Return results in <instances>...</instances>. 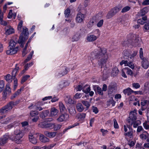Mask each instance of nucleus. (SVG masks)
I'll return each instance as SVG.
<instances>
[{"mask_svg": "<svg viewBox=\"0 0 149 149\" xmlns=\"http://www.w3.org/2000/svg\"><path fill=\"white\" fill-rule=\"evenodd\" d=\"M40 127L42 128H49L52 129L53 127L54 124L52 123H46L45 122L42 123L40 124Z\"/></svg>", "mask_w": 149, "mask_h": 149, "instance_id": "a211bd4d", "label": "nucleus"}, {"mask_svg": "<svg viewBox=\"0 0 149 149\" xmlns=\"http://www.w3.org/2000/svg\"><path fill=\"white\" fill-rule=\"evenodd\" d=\"M34 52L32 51L30 53L27 58L24 61V62L26 63L29 61L31 58Z\"/></svg>", "mask_w": 149, "mask_h": 149, "instance_id": "a18cd8bd", "label": "nucleus"}, {"mask_svg": "<svg viewBox=\"0 0 149 149\" xmlns=\"http://www.w3.org/2000/svg\"><path fill=\"white\" fill-rule=\"evenodd\" d=\"M69 117V116L66 113L62 114L56 119V120L59 122L67 120Z\"/></svg>", "mask_w": 149, "mask_h": 149, "instance_id": "f8f14e48", "label": "nucleus"}, {"mask_svg": "<svg viewBox=\"0 0 149 149\" xmlns=\"http://www.w3.org/2000/svg\"><path fill=\"white\" fill-rule=\"evenodd\" d=\"M104 21L103 19L100 20L97 23V25L98 27H102Z\"/></svg>", "mask_w": 149, "mask_h": 149, "instance_id": "69168bd1", "label": "nucleus"}, {"mask_svg": "<svg viewBox=\"0 0 149 149\" xmlns=\"http://www.w3.org/2000/svg\"><path fill=\"white\" fill-rule=\"evenodd\" d=\"M69 70V68H64L61 72L58 74V76L61 77L66 74Z\"/></svg>", "mask_w": 149, "mask_h": 149, "instance_id": "5701e85b", "label": "nucleus"}, {"mask_svg": "<svg viewBox=\"0 0 149 149\" xmlns=\"http://www.w3.org/2000/svg\"><path fill=\"white\" fill-rule=\"evenodd\" d=\"M140 138L143 140H144L148 137V134L146 132H145L140 135Z\"/></svg>", "mask_w": 149, "mask_h": 149, "instance_id": "cd10ccee", "label": "nucleus"}, {"mask_svg": "<svg viewBox=\"0 0 149 149\" xmlns=\"http://www.w3.org/2000/svg\"><path fill=\"white\" fill-rule=\"evenodd\" d=\"M131 52L130 51L125 50L123 51V54L125 56H127L129 58Z\"/></svg>", "mask_w": 149, "mask_h": 149, "instance_id": "603ef678", "label": "nucleus"}, {"mask_svg": "<svg viewBox=\"0 0 149 149\" xmlns=\"http://www.w3.org/2000/svg\"><path fill=\"white\" fill-rule=\"evenodd\" d=\"M108 103L107 104L108 105H110L111 104H112V106H114L115 105L116 102L112 98L108 102Z\"/></svg>", "mask_w": 149, "mask_h": 149, "instance_id": "5fc2aeb1", "label": "nucleus"}, {"mask_svg": "<svg viewBox=\"0 0 149 149\" xmlns=\"http://www.w3.org/2000/svg\"><path fill=\"white\" fill-rule=\"evenodd\" d=\"M17 64H16V68L14 69L12 72V76L13 77V90L15 91L18 85L17 80L16 78V74L18 70L19 69V67L17 66Z\"/></svg>", "mask_w": 149, "mask_h": 149, "instance_id": "6e6552de", "label": "nucleus"}, {"mask_svg": "<svg viewBox=\"0 0 149 149\" xmlns=\"http://www.w3.org/2000/svg\"><path fill=\"white\" fill-rule=\"evenodd\" d=\"M98 33L97 36H95L93 35H91L88 36L86 38V39L89 42H93L96 40L99 37L100 35V31L98 29L96 30Z\"/></svg>", "mask_w": 149, "mask_h": 149, "instance_id": "9d476101", "label": "nucleus"}, {"mask_svg": "<svg viewBox=\"0 0 149 149\" xmlns=\"http://www.w3.org/2000/svg\"><path fill=\"white\" fill-rule=\"evenodd\" d=\"M34 52L32 51L30 53L27 58L24 61V62L26 63L29 61L31 58Z\"/></svg>", "mask_w": 149, "mask_h": 149, "instance_id": "c03bdc74", "label": "nucleus"}, {"mask_svg": "<svg viewBox=\"0 0 149 149\" xmlns=\"http://www.w3.org/2000/svg\"><path fill=\"white\" fill-rule=\"evenodd\" d=\"M136 112L137 110L136 109L131 111L127 119L128 123L133 125V127L134 128H136L140 124L139 121H135L136 119Z\"/></svg>", "mask_w": 149, "mask_h": 149, "instance_id": "7ed1b4c3", "label": "nucleus"}, {"mask_svg": "<svg viewBox=\"0 0 149 149\" xmlns=\"http://www.w3.org/2000/svg\"><path fill=\"white\" fill-rule=\"evenodd\" d=\"M39 139L40 141L42 143H46L49 141V139L42 134L40 135Z\"/></svg>", "mask_w": 149, "mask_h": 149, "instance_id": "393cba45", "label": "nucleus"}, {"mask_svg": "<svg viewBox=\"0 0 149 149\" xmlns=\"http://www.w3.org/2000/svg\"><path fill=\"white\" fill-rule=\"evenodd\" d=\"M4 82L3 80L0 81V93L1 92L4 88Z\"/></svg>", "mask_w": 149, "mask_h": 149, "instance_id": "8fccbe9b", "label": "nucleus"}, {"mask_svg": "<svg viewBox=\"0 0 149 149\" xmlns=\"http://www.w3.org/2000/svg\"><path fill=\"white\" fill-rule=\"evenodd\" d=\"M148 100H142L141 101V109L142 110L144 109L142 108V107L145 106L147 104L149 103Z\"/></svg>", "mask_w": 149, "mask_h": 149, "instance_id": "58836bf2", "label": "nucleus"}, {"mask_svg": "<svg viewBox=\"0 0 149 149\" xmlns=\"http://www.w3.org/2000/svg\"><path fill=\"white\" fill-rule=\"evenodd\" d=\"M62 127V125L60 124L54 125V130H59Z\"/></svg>", "mask_w": 149, "mask_h": 149, "instance_id": "864d4df0", "label": "nucleus"}, {"mask_svg": "<svg viewBox=\"0 0 149 149\" xmlns=\"http://www.w3.org/2000/svg\"><path fill=\"white\" fill-rule=\"evenodd\" d=\"M132 87L135 89H138L140 88L139 84L137 83H134L132 84Z\"/></svg>", "mask_w": 149, "mask_h": 149, "instance_id": "4d7b16f0", "label": "nucleus"}, {"mask_svg": "<svg viewBox=\"0 0 149 149\" xmlns=\"http://www.w3.org/2000/svg\"><path fill=\"white\" fill-rule=\"evenodd\" d=\"M24 135L22 130L19 129H16L13 134L11 136L10 139L17 144H19L22 142V139Z\"/></svg>", "mask_w": 149, "mask_h": 149, "instance_id": "f03ea898", "label": "nucleus"}, {"mask_svg": "<svg viewBox=\"0 0 149 149\" xmlns=\"http://www.w3.org/2000/svg\"><path fill=\"white\" fill-rule=\"evenodd\" d=\"M26 36H27L29 34L28 30L26 27H24L23 28L22 33L21 34L19 40L18 42L20 44V47H24V41L23 40V34Z\"/></svg>", "mask_w": 149, "mask_h": 149, "instance_id": "0eeeda50", "label": "nucleus"}, {"mask_svg": "<svg viewBox=\"0 0 149 149\" xmlns=\"http://www.w3.org/2000/svg\"><path fill=\"white\" fill-rule=\"evenodd\" d=\"M141 64L142 67L145 69H147L149 67V63L148 59L144 58L142 59Z\"/></svg>", "mask_w": 149, "mask_h": 149, "instance_id": "aec40b11", "label": "nucleus"}, {"mask_svg": "<svg viewBox=\"0 0 149 149\" xmlns=\"http://www.w3.org/2000/svg\"><path fill=\"white\" fill-rule=\"evenodd\" d=\"M114 123V127L116 129H118L119 128V126L117 123L116 120L114 119L113 120Z\"/></svg>", "mask_w": 149, "mask_h": 149, "instance_id": "338daca9", "label": "nucleus"}, {"mask_svg": "<svg viewBox=\"0 0 149 149\" xmlns=\"http://www.w3.org/2000/svg\"><path fill=\"white\" fill-rule=\"evenodd\" d=\"M23 22L22 21H20L17 26V29L19 32H21L22 30V26Z\"/></svg>", "mask_w": 149, "mask_h": 149, "instance_id": "052dcab7", "label": "nucleus"}, {"mask_svg": "<svg viewBox=\"0 0 149 149\" xmlns=\"http://www.w3.org/2000/svg\"><path fill=\"white\" fill-rule=\"evenodd\" d=\"M44 104L43 102H38L35 104L33 107L37 110L40 111L43 109V108L41 107V106L43 105Z\"/></svg>", "mask_w": 149, "mask_h": 149, "instance_id": "412c9836", "label": "nucleus"}, {"mask_svg": "<svg viewBox=\"0 0 149 149\" xmlns=\"http://www.w3.org/2000/svg\"><path fill=\"white\" fill-rule=\"evenodd\" d=\"M70 113L72 116H74L76 113L75 108L74 107H70L68 109Z\"/></svg>", "mask_w": 149, "mask_h": 149, "instance_id": "2f4dec72", "label": "nucleus"}, {"mask_svg": "<svg viewBox=\"0 0 149 149\" xmlns=\"http://www.w3.org/2000/svg\"><path fill=\"white\" fill-rule=\"evenodd\" d=\"M11 119V117H8L6 118V120H1V123L2 124H6L10 121Z\"/></svg>", "mask_w": 149, "mask_h": 149, "instance_id": "3c124183", "label": "nucleus"}, {"mask_svg": "<svg viewBox=\"0 0 149 149\" xmlns=\"http://www.w3.org/2000/svg\"><path fill=\"white\" fill-rule=\"evenodd\" d=\"M39 114V112L38 111H31L30 115L31 117H34L36 116H38V115Z\"/></svg>", "mask_w": 149, "mask_h": 149, "instance_id": "37998d69", "label": "nucleus"}, {"mask_svg": "<svg viewBox=\"0 0 149 149\" xmlns=\"http://www.w3.org/2000/svg\"><path fill=\"white\" fill-rule=\"evenodd\" d=\"M91 90V88L89 86L86 85L83 88L82 91L86 94L88 93Z\"/></svg>", "mask_w": 149, "mask_h": 149, "instance_id": "7c9ffc66", "label": "nucleus"}, {"mask_svg": "<svg viewBox=\"0 0 149 149\" xmlns=\"http://www.w3.org/2000/svg\"><path fill=\"white\" fill-rule=\"evenodd\" d=\"M16 105L17 103L16 102H10L7 105L0 109V113L3 114L6 113L11 109L13 107Z\"/></svg>", "mask_w": 149, "mask_h": 149, "instance_id": "423d86ee", "label": "nucleus"}, {"mask_svg": "<svg viewBox=\"0 0 149 149\" xmlns=\"http://www.w3.org/2000/svg\"><path fill=\"white\" fill-rule=\"evenodd\" d=\"M5 79L8 83L10 84L12 81L13 79V77L10 74H8L5 77Z\"/></svg>", "mask_w": 149, "mask_h": 149, "instance_id": "c756f323", "label": "nucleus"}, {"mask_svg": "<svg viewBox=\"0 0 149 149\" xmlns=\"http://www.w3.org/2000/svg\"><path fill=\"white\" fill-rule=\"evenodd\" d=\"M59 113L58 110L54 107L51 108L50 111V116L52 117H56Z\"/></svg>", "mask_w": 149, "mask_h": 149, "instance_id": "dca6fc26", "label": "nucleus"}, {"mask_svg": "<svg viewBox=\"0 0 149 149\" xmlns=\"http://www.w3.org/2000/svg\"><path fill=\"white\" fill-rule=\"evenodd\" d=\"M133 91L130 88H127L123 91L125 95H130L132 93H133Z\"/></svg>", "mask_w": 149, "mask_h": 149, "instance_id": "a878e982", "label": "nucleus"}, {"mask_svg": "<svg viewBox=\"0 0 149 149\" xmlns=\"http://www.w3.org/2000/svg\"><path fill=\"white\" fill-rule=\"evenodd\" d=\"M76 108L77 110L79 112H82L84 109L83 105L80 103H78L77 104Z\"/></svg>", "mask_w": 149, "mask_h": 149, "instance_id": "72a5a7b5", "label": "nucleus"}, {"mask_svg": "<svg viewBox=\"0 0 149 149\" xmlns=\"http://www.w3.org/2000/svg\"><path fill=\"white\" fill-rule=\"evenodd\" d=\"M7 92L9 93H10L11 92V88L10 87V84L9 83H8L6 86V88L3 91V95L4 96H6L7 95Z\"/></svg>", "mask_w": 149, "mask_h": 149, "instance_id": "6ab92c4d", "label": "nucleus"}, {"mask_svg": "<svg viewBox=\"0 0 149 149\" xmlns=\"http://www.w3.org/2000/svg\"><path fill=\"white\" fill-rule=\"evenodd\" d=\"M79 125V123H74V124H73L69 126L68 127L66 128L64 130V132H66L68 130L74 127L75 126H78Z\"/></svg>", "mask_w": 149, "mask_h": 149, "instance_id": "e433bc0d", "label": "nucleus"}, {"mask_svg": "<svg viewBox=\"0 0 149 149\" xmlns=\"http://www.w3.org/2000/svg\"><path fill=\"white\" fill-rule=\"evenodd\" d=\"M54 146V145L52 144L48 146H44L42 147H39L40 149H51Z\"/></svg>", "mask_w": 149, "mask_h": 149, "instance_id": "6e6d98bb", "label": "nucleus"}, {"mask_svg": "<svg viewBox=\"0 0 149 149\" xmlns=\"http://www.w3.org/2000/svg\"><path fill=\"white\" fill-rule=\"evenodd\" d=\"M80 33H76L74 35L72 39L73 42L77 41L79 39Z\"/></svg>", "mask_w": 149, "mask_h": 149, "instance_id": "bb28decb", "label": "nucleus"}, {"mask_svg": "<svg viewBox=\"0 0 149 149\" xmlns=\"http://www.w3.org/2000/svg\"><path fill=\"white\" fill-rule=\"evenodd\" d=\"M118 11L117 8H113L107 14L106 16L107 18L109 19L113 17Z\"/></svg>", "mask_w": 149, "mask_h": 149, "instance_id": "2eb2a0df", "label": "nucleus"}, {"mask_svg": "<svg viewBox=\"0 0 149 149\" xmlns=\"http://www.w3.org/2000/svg\"><path fill=\"white\" fill-rule=\"evenodd\" d=\"M94 22L93 21H90L88 24L87 26L89 28H91L94 24Z\"/></svg>", "mask_w": 149, "mask_h": 149, "instance_id": "774afa93", "label": "nucleus"}, {"mask_svg": "<svg viewBox=\"0 0 149 149\" xmlns=\"http://www.w3.org/2000/svg\"><path fill=\"white\" fill-rule=\"evenodd\" d=\"M16 43L12 40H10L8 47V49L6 51L7 54L12 55L17 53L19 49V47L18 46L15 47Z\"/></svg>", "mask_w": 149, "mask_h": 149, "instance_id": "20e7f679", "label": "nucleus"}, {"mask_svg": "<svg viewBox=\"0 0 149 149\" xmlns=\"http://www.w3.org/2000/svg\"><path fill=\"white\" fill-rule=\"evenodd\" d=\"M147 119L148 121H145L143 124L144 127L146 130H148L149 129V125L148 124V122H149V117H148Z\"/></svg>", "mask_w": 149, "mask_h": 149, "instance_id": "79ce46f5", "label": "nucleus"}, {"mask_svg": "<svg viewBox=\"0 0 149 149\" xmlns=\"http://www.w3.org/2000/svg\"><path fill=\"white\" fill-rule=\"evenodd\" d=\"M81 102L83 105L86 107L87 108H88L90 106V104L89 103V102L88 101L82 100Z\"/></svg>", "mask_w": 149, "mask_h": 149, "instance_id": "bf43d9fd", "label": "nucleus"}, {"mask_svg": "<svg viewBox=\"0 0 149 149\" xmlns=\"http://www.w3.org/2000/svg\"><path fill=\"white\" fill-rule=\"evenodd\" d=\"M148 8H144L141 10V15L143 16L145 15L148 12Z\"/></svg>", "mask_w": 149, "mask_h": 149, "instance_id": "de8ad7c7", "label": "nucleus"}, {"mask_svg": "<svg viewBox=\"0 0 149 149\" xmlns=\"http://www.w3.org/2000/svg\"><path fill=\"white\" fill-rule=\"evenodd\" d=\"M36 136V135L33 132H30L28 136L29 141L33 144H36L37 143Z\"/></svg>", "mask_w": 149, "mask_h": 149, "instance_id": "9b49d317", "label": "nucleus"}, {"mask_svg": "<svg viewBox=\"0 0 149 149\" xmlns=\"http://www.w3.org/2000/svg\"><path fill=\"white\" fill-rule=\"evenodd\" d=\"M85 15L81 13H79L77 15L76 20L77 23H81L84 21Z\"/></svg>", "mask_w": 149, "mask_h": 149, "instance_id": "4468645a", "label": "nucleus"}, {"mask_svg": "<svg viewBox=\"0 0 149 149\" xmlns=\"http://www.w3.org/2000/svg\"><path fill=\"white\" fill-rule=\"evenodd\" d=\"M132 129L130 130V131L125 133V135L129 137L130 138H131L132 135Z\"/></svg>", "mask_w": 149, "mask_h": 149, "instance_id": "e2e57ef3", "label": "nucleus"}, {"mask_svg": "<svg viewBox=\"0 0 149 149\" xmlns=\"http://www.w3.org/2000/svg\"><path fill=\"white\" fill-rule=\"evenodd\" d=\"M108 94L115 92L116 90V84L114 83H111L108 87Z\"/></svg>", "mask_w": 149, "mask_h": 149, "instance_id": "f3484780", "label": "nucleus"}, {"mask_svg": "<svg viewBox=\"0 0 149 149\" xmlns=\"http://www.w3.org/2000/svg\"><path fill=\"white\" fill-rule=\"evenodd\" d=\"M127 21L124 17L119 18L118 22L119 24L125 25L127 23Z\"/></svg>", "mask_w": 149, "mask_h": 149, "instance_id": "473e14b6", "label": "nucleus"}, {"mask_svg": "<svg viewBox=\"0 0 149 149\" xmlns=\"http://www.w3.org/2000/svg\"><path fill=\"white\" fill-rule=\"evenodd\" d=\"M68 84L67 81L61 82L58 85L59 88L61 89H62L64 87L68 86Z\"/></svg>", "mask_w": 149, "mask_h": 149, "instance_id": "c9c22d12", "label": "nucleus"}, {"mask_svg": "<svg viewBox=\"0 0 149 149\" xmlns=\"http://www.w3.org/2000/svg\"><path fill=\"white\" fill-rule=\"evenodd\" d=\"M137 51H134L133 52V53L131 54H131L130 55L129 58L131 59L132 58L134 57L137 54Z\"/></svg>", "mask_w": 149, "mask_h": 149, "instance_id": "0e129e2a", "label": "nucleus"}, {"mask_svg": "<svg viewBox=\"0 0 149 149\" xmlns=\"http://www.w3.org/2000/svg\"><path fill=\"white\" fill-rule=\"evenodd\" d=\"M48 113V111L47 110L43 111L40 113V116L42 118H44L47 115Z\"/></svg>", "mask_w": 149, "mask_h": 149, "instance_id": "f704fd0d", "label": "nucleus"}, {"mask_svg": "<svg viewBox=\"0 0 149 149\" xmlns=\"http://www.w3.org/2000/svg\"><path fill=\"white\" fill-rule=\"evenodd\" d=\"M130 8V7L129 6H126L123 8L121 11V12L123 13H125L129 10Z\"/></svg>", "mask_w": 149, "mask_h": 149, "instance_id": "13d9d810", "label": "nucleus"}, {"mask_svg": "<svg viewBox=\"0 0 149 149\" xmlns=\"http://www.w3.org/2000/svg\"><path fill=\"white\" fill-rule=\"evenodd\" d=\"M6 31L5 34L7 35L12 34L15 32L14 29L10 26L7 27L6 28Z\"/></svg>", "mask_w": 149, "mask_h": 149, "instance_id": "4be33fe9", "label": "nucleus"}, {"mask_svg": "<svg viewBox=\"0 0 149 149\" xmlns=\"http://www.w3.org/2000/svg\"><path fill=\"white\" fill-rule=\"evenodd\" d=\"M65 100L66 102H67L68 103L70 104L73 103V101L72 99L70 98V96H67L65 98Z\"/></svg>", "mask_w": 149, "mask_h": 149, "instance_id": "09e8293b", "label": "nucleus"}, {"mask_svg": "<svg viewBox=\"0 0 149 149\" xmlns=\"http://www.w3.org/2000/svg\"><path fill=\"white\" fill-rule=\"evenodd\" d=\"M70 10L69 8H67L65 10L64 12V14L65 17H68L70 15Z\"/></svg>", "mask_w": 149, "mask_h": 149, "instance_id": "49530a36", "label": "nucleus"}, {"mask_svg": "<svg viewBox=\"0 0 149 149\" xmlns=\"http://www.w3.org/2000/svg\"><path fill=\"white\" fill-rule=\"evenodd\" d=\"M20 91L19 90H17L10 97V99L11 100H13L15 97L18 96L21 93Z\"/></svg>", "mask_w": 149, "mask_h": 149, "instance_id": "4c0bfd02", "label": "nucleus"}, {"mask_svg": "<svg viewBox=\"0 0 149 149\" xmlns=\"http://www.w3.org/2000/svg\"><path fill=\"white\" fill-rule=\"evenodd\" d=\"M118 72V69L117 68H113L112 71L111 75L112 76H116Z\"/></svg>", "mask_w": 149, "mask_h": 149, "instance_id": "a19ab883", "label": "nucleus"}, {"mask_svg": "<svg viewBox=\"0 0 149 149\" xmlns=\"http://www.w3.org/2000/svg\"><path fill=\"white\" fill-rule=\"evenodd\" d=\"M90 57L97 59L98 64L101 68L105 66L108 58L106 49L104 48L95 49L91 53Z\"/></svg>", "mask_w": 149, "mask_h": 149, "instance_id": "f257e3e1", "label": "nucleus"}, {"mask_svg": "<svg viewBox=\"0 0 149 149\" xmlns=\"http://www.w3.org/2000/svg\"><path fill=\"white\" fill-rule=\"evenodd\" d=\"M120 64L121 65L124 64L125 66H128L132 69H134V65L132 62L130 61L128 62L126 60H122Z\"/></svg>", "mask_w": 149, "mask_h": 149, "instance_id": "ddd939ff", "label": "nucleus"}, {"mask_svg": "<svg viewBox=\"0 0 149 149\" xmlns=\"http://www.w3.org/2000/svg\"><path fill=\"white\" fill-rule=\"evenodd\" d=\"M30 77V76L29 75H26L23 77L21 83H23L25 81H26Z\"/></svg>", "mask_w": 149, "mask_h": 149, "instance_id": "680f3d73", "label": "nucleus"}, {"mask_svg": "<svg viewBox=\"0 0 149 149\" xmlns=\"http://www.w3.org/2000/svg\"><path fill=\"white\" fill-rule=\"evenodd\" d=\"M86 114L85 113H78L76 115V117L80 120H83L86 117Z\"/></svg>", "mask_w": 149, "mask_h": 149, "instance_id": "c85d7f7f", "label": "nucleus"}, {"mask_svg": "<svg viewBox=\"0 0 149 149\" xmlns=\"http://www.w3.org/2000/svg\"><path fill=\"white\" fill-rule=\"evenodd\" d=\"M59 105L61 112H63L65 110V108L63 103L61 102H59Z\"/></svg>", "mask_w": 149, "mask_h": 149, "instance_id": "ea45409f", "label": "nucleus"}, {"mask_svg": "<svg viewBox=\"0 0 149 149\" xmlns=\"http://www.w3.org/2000/svg\"><path fill=\"white\" fill-rule=\"evenodd\" d=\"M44 134L47 136L49 138H53L56 135L55 132H49L47 131L44 132Z\"/></svg>", "mask_w": 149, "mask_h": 149, "instance_id": "b1692460", "label": "nucleus"}, {"mask_svg": "<svg viewBox=\"0 0 149 149\" xmlns=\"http://www.w3.org/2000/svg\"><path fill=\"white\" fill-rule=\"evenodd\" d=\"M138 38V35L134 34H130L128 36V41L133 46H136L139 44Z\"/></svg>", "mask_w": 149, "mask_h": 149, "instance_id": "39448f33", "label": "nucleus"}, {"mask_svg": "<svg viewBox=\"0 0 149 149\" xmlns=\"http://www.w3.org/2000/svg\"><path fill=\"white\" fill-rule=\"evenodd\" d=\"M125 72H126L127 74L132 76L133 72L131 69L127 67H125L122 70V76L124 77L127 78V76Z\"/></svg>", "mask_w": 149, "mask_h": 149, "instance_id": "1a4fd4ad", "label": "nucleus"}]
</instances>
